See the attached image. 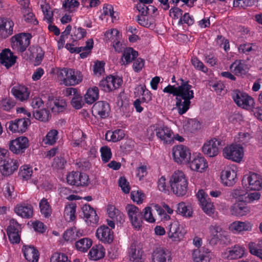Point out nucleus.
Wrapping results in <instances>:
<instances>
[{
  "label": "nucleus",
  "mask_w": 262,
  "mask_h": 262,
  "mask_svg": "<svg viewBox=\"0 0 262 262\" xmlns=\"http://www.w3.org/2000/svg\"><path fill=\"white\" fill-rule=\"evenodd\" d=\"M153 262H171L170 255L163 248H157L152 255Z\"/></svg>",
  "instance_id": "obj_29"
},
{
  "label": "nucleus",
  "mask_w": 262,
  "mask_h": 262,
  "mask_svg": "<svg viewBox=\"0 0 262 262\" xmlns=\"http://www.w3.org/2000/svg\"><path fill=\"white\" fill-rule=\"evenodd\" d=\"M211 236L209 239V244L212 246L216 245L218 242H224V239H228L227 236L225 234L222 228L219 226H211L209 228Z\"/></svg>",
  "instance_id": "obj_15"
},
{
  "label": "nucleus",
  "mask_w": 262,
  "mask_h": 262,
  "mask_svg": "<svg viewBox=\"0 0 262 262\" xmlns=\"http://www.w3.org/2000/svg\"><path fill=\"white\" fill-rule=\"evenodd\" d=\"M126 210L132 225L135 228L139 229L143 223L142 212L134 205L128 204L126 206Z\"/></svg>",
  "instance_id": "obj_5"
},
{
  "label": "nucleus",
  "mask_w": 262,
  "mask_h": 262,
  "mask_svg": "<svg viewBox=\"0 0 262 262\" xmlns=\"http://www.w3.org/2000/svg\"><path fill=\"white\" fill-rule=\"evenodd\" d=\"M138 56L137 51L134 50L132 48H126L123 53L121 58V62L122 65L127 64L137 58Z\"/></svg>",
  "instance_id": "obj_31"
},
{
  "label": "nucleus",
  "mask_w": 262,
  "mask_h": 262,
  "mask_svg": "<svg viewBox=\"0 0 262 262\" xmlns=\"http://www.w3.org/2000/svg\"><path fill=\"white\" fill-rule=\"evenodd\" d=\"M177 212L183 216L189 217L192 215V211L188 208L184 202H181L178 204Z\"/></svg>",
  "instance_id": "obj_47"
},
{
  "label": "nucleus",
  "mask_w": 262,
  "mask_h": 262,
  "mask_svg": "<svg viewBox=\"0 0 262 262\" xmlns=\"http://www.w3.org/2000/svg\"><path fill=\"white\" fill-rule=\"evenodd\" d=\"M194 23L193 19L190 16L188 13H185L178 21L179 25H182L183 24H186L188 26L192 25Z\"/></svg>",
  "instance_id": "obj_61"
},
{
  "label": "nucleus",
  "mask_w": 262,
  "mask_h": 262,
  "mask_svg": "<svg viewBox=\"0 0 262 262\" xmlns=\"http://www.w3.org/2000/svg\"><path fill=\"white\" fill-rule=\"evenodd\" d=\"M33 116L38 120L43 122L48 121L50 117V112L46 108L36 110L33 112Z\"/></svg>",
  "instance_id": "obj_38"
},
{
  "label": "nucleus",
  "mask_w": 262,
  "mask_h": 262,
  "mask_svg": "<svg viewBox=\"0 0 262 262\" xmlns=\"http://www.w3.org/2000/svg\"><path fill=\"white\" fill-rule=\"evenodd\" d=\"M91 213V214L84 217L85 222L90 225L96 224L99 221V217L95 210H92Z\"/></svg>",
  "instance_id": "obj_58"
},
{
  "label": "nucleus",
  "mask_w": 262,
  "mask_h": 262,
  "mask_svg": "<svg viewBox=\"0 0 262 262\" xmlns=\"http://www.w3.org/2000/svg\"><path fill=\"white\" fill-rule=\"evenodd\" d=\"M222 146V141L221 140L214 138L204 144L202 151L209 157H213L218 154L219 148Z\"/></svg>",
  "instance_id": "obj_14"
},
{
  "label": "nucleus",
  "mask_w": 262,
  "mask_h": 262,
  "mask_svg": "<svg viewBox=\"0 0 262 262\" xmlns=\"http://www.w3.org/2000/svg\"><path fill=\"white\" fill-rule=\"evenodd\" d=\"M172 156L174 160L178 163H188L191 159L189 149L183 145H178L173 148Z\"/></svg>",
  "instance_id": "obj_7"
},
{
  "label": "nucleus",
  "mask_w": 262,
  "mask_h": 262,
  "mask_svg": "<svg viewBox=\"0 0 262 262\" xmlns=\"http://www.w3.org/2000/svg\"><path fill=\"white\" fill-rule=\"evenodd\" d=\"M155 130L157 137L164 143L173 142V132L169 128L163 125L156 128Z\"/></svg>",
  "instance_id": "obj_19"
},
{
  "label": "nucleus",
  "mask_w": 262,
  "mask_h": 262,
  "mask_svg": "<svg viewBox=\"0 0 262 262\" xmlns=\"http://www.w3.org/2000/svg\"><path fill=\"white\" fill-rule=\"evenodd\" d=\"M221 179L223 184L226 186H232L236 182V172L228 168L222 171Z\"/></svg>",
  "instance_id": "obj_21"
},
{
  "label": "nucleus",
  "mask_w": 262,
  "mask_h": 262,
  "mask_svg": "<svg viewBox=\"0 0 262 262\" xmlns=\"http://www.w3.org/2000/svg\"><path fill=\"white\" fill-rule=\"evenodd\" d=\"M254 4V0H234L233 7L245 9L248 7L253 6Z\"/></svg>",
  "instance_id": "obj_51"
},
{
  "label": "nucleus",
  "mask_w": 262,
  "mask_h": 262,
  "mask_svg": "<svg viewBox=\"0 0 262 262\" xmlns=\"http://www.w3.org/2000/svg\"><path fill=\"white\" fill-rule=\"evenodd\" d=\"M29 145L28 139L24 136L19 137L10 141L9 149L13 153L19 155L24 153Z\"/></svg>",
  "instance_id": "obj_9"
},
{
  "label": "nucleus",
  "mask_w": 262,
  "mask_h": 262,
  "mask_svg": "<svg viewBox=\"0 0 262 262\" xmlns=\"http://www.w3.org/2000/svg\"><path fill=\"white\" fill-rule=\"evenodd\" d=\"M181 80L182 82L177 87L176 97L192 99L194 96L193 92L191 90L192 86L188 84V81L185 82L182 79Z\"/></svg>",
  "instance_id": "obj_25"
},
{
  "label": "nucleus",
  "mask_w": 262,
  "mask_h": 262,
  "mask_svg": "<svg viewBox=\"0 0 262 262\" xmlns=\"http://www.w3.org/2000/svg\"><path fill=\"white\" fill-rule=\"evenodd\" d=\"M242 185L250 190L258 191L262 188V179L258 174L249 172L243 177Z\"/></svg>",
  "instance_id": "obj_4"
},
{
  "label": "nucleus",
  "mask_w": 262,
  "mask_h": 262,
  "mask_svg": "<svg viewBox=\"0 0 262 262\" xmlns=\"http://www.w3.org/2000/svg\"><path fill=\"white\" fill-rule=\"evenodd\" d=\"M13 22L6 18H2L0 24V36L3 38H6L13 33Z\"/></svg>",
  "instance_id": "obj_26"
},
{
  "label": "nucleus",
  "mask_w": 262,
  "mask_h": 262,
  "mask_svg": "<svg viewBox=\"0 0 262 262\" xmlns=\"http://www.w3.org/2000/svg\"><path fill=\"white\" fill-rule=\"evenodd\" d=\"M39 208L40 212L45 217H49L51 216L52 213L51 208L47 199L43 198L39 203Z\"/></svg>",
  "instance_id": "obj_37"
},
{
  "label": "nucleus",
  "mask_w": 262,
  "mask_h": 262,
  "mask_svg": "<svg viewBox=\"0 0 262 262\" xmlns=\"http://www.w3.org/2000/svg\"><path fill=\"white\" fill-rule=\"evenodd\" d=\"M32 174V169L27 165H24L20 168L19 172V176L23 178V180H27L29 179Z\"/></svg>",
  "instance_id": "obj_50"
},
{
  "label": "nucleus",
  "mask_w": 262,
  "mask_h": 262,
  "mask_svg": "<svg viewBox=\"0 0 262 262\" xmlns=\"http://www.w3.org/2000/svg\"><path fill=\"white\" fill-rule=\"evenodd\" d=\"M245 65L244 64L241 63V62H238L237 63V61H235L231 64L230 68L231 69H233V72L236 76H243L245 75L246 74V70H245Z\"/></svg>",
  "instance_id": "obj_44"
},
{
  "label": "nucleus",
  "mask_w": 262,
  "mask_h": 262,
  "mask_svg": "<svg viewBox=\"0 0 262 262\" xmlns=\"http://www.w3.org/2000/svg\"><path fill=\"white\" fill-rule=\"evenodd\" d=\"M232 97L238 106L247 110H251L255 103L252 97L238 90H234L233 92Z\"/></svg>",
  "instance_id": "obj_3"
},
{
  "label": "nucleus",
  "mask_w": 262,
  "mask_h": 262,
  "mask_svg": "<svg viewBox=\"0 0 262 262\" xmlns=\"http://www.w3.org/2000/svg\"><path fill=\"white\" fill-rule=\"evenodd\" d=\"M99 97V90L96 86L89 89L85 95V101L88 104H92L96 101Z\"/></svg>",
  "instance_id": "obj_36"
},
{
  "label": "nucleus",
  "mask_w": 262,
  "mask_h": 262,
  "mask_svg": "<svg viewBox=\"0 0 262 262\" xmlns=\"http://www.w3.org/2000/svg\"><path fill=\"white\" fill-rule=\"evenodd\" d=\"M122 83V80L121 78L110 75L101 80L99 82V86L101 90L105 92H110L119 88Z\"/></svg>",
  "instance_id": "obj_12"
},
{
  "label": "nucleus",
  "mask_w": 262,
  "mask_h": 262,
  "mask_svg": "<svg viewBox=\"0 0 262 262\" xmlns=\"http://www.w3.org/2000/svg\"><path fill=\"white\" fill-rule=\"evenodd\" d=\"M247 194V192L241 188L234 189L231 192V195L233 198L237 199L238 200L237 202L245 201V202H246L247 200L246 198Z\"/></svg>",
  "instance_id": "obj_41"
},
{
  "label": "nucleus",
  "mask_w": 262,
  "mask_h": 262,
  "mask_svg": "<svg viewBox=\"0 0 262 262\" xmlns=\"http://www.w3.org/2000/svg\"><path fill=\"white\" fill-rule=\"evenodd\" d=\"M92 245V241L91 239L87 237L81 238L76 242L75 244L76 249L82 252L87 251Z\"/></svg>",
  "instance_id": "obj_35"
},
{
  "label": "nucleus",
  "mask_w": 262,
  "mask_h": 262,
  "mask_svg": "<svg viewBox=\"0 0 262 262\" xmlns=\"http://www.w3.org/2000/svg\"><path fill=\"white\" fill-rule=\"evenodd\" d=\"M247 204L245 201L236 202L231 207V214L237 216H243L248 214L250 211V208Z\"/></svg>",
  "instance_id": "obj_23"
},
{
  "label": "nucleus",
  "mask_w": 262,
  "mask_h": 262,
  "mask_svg": "<svg viewBox=\"0 0 262 262\" xmlns=\"http://www.w3.org/2000/svg\"><path fill=\"white\" fill-rule=\"evenodd\" d=\"M191 63L196 69L205 73L207 72V68L197 57H194L192 58Z\"/></svg>",
  "instance_id": "obj_55"
},
{
  "label": "nucleus",
  "mask_w": 262,
  "mask_h": 262,
  "mask_svg": "<svg viewBox=\"0 0 262 262\" xmlns=\"http://www.w3.org/2000/svg\"><path fill=\"white\" fill-rule=\"evenodd\" d=\"M184 231L180 228L177 222H174L169 225L168 236L173 241H180L184 236Z\"/></svg>",
  "instance_id": "obj_24"
},
{
  "label": "nucleus",
  "mask_w": 262,
  "mask_h": 262,
  "mask_svg": "<svg viewBox=\"0 0 262 262\" xmlns=\"http://www.w3.org/2000/svg\"><path fill=\"white\" fill-rule=\"evenodd\" d=\"M19 166L17 160L6 157L0 162V171L4 176H9L17 170Z\"/></svg>",
  "instance_id": "obj_13"
},
{
  "label": "nucleus",
  "mask_w": 262,
  "mask_h": 262,
  "mask_svg": "<svg viewBox=\"0 0 262 262\" xmlns=\"http://www.w3.org/2000/svg\"><path fill=\"white\" fill-rule=\"evenodd\" d=\"M54 106L51 108L53 113L58 114L63 112L67 106L66 102L63 99H56L53 102Z\"/></svg>",
  "instance_id": "obj_42"
},
{
  "label": "nucleus",
  "mask_w": 262,
  "mask_h": 262,
  "mask_svg": "<svg viewBox=\"0 0 262 262\" xmlns=\"http://www.w3.org/2000/svg\"><path fill=\"white\" fill-rule=\"evenodd\" d=\"M50 262H71L64 253H55L50 258Z\"/></svg>",
  "instance_id": "obj_52"
},
{
  "label": "nucleus",
  "mask_w": 262,
  "mask_h": 262,
  "mask_svg": "<svg viewBox=\"0 0 262 262\" xmlns=\"http://www.w3.org/2000/svg\"><path fill=\"white\" fill-rule=\"evenodd\" d=\"M31 35L29 33H20L11 38L12 47L20 52H24L30 43Z\"/></svg>",
  "instance_id": "obj_8"
},
{
  "label": "nucleus",
  "mask_w": 262,
  "mask_h": 262,
  "mask_svg": "<svg viewBox=\"0 0 262 262\" xmlns=\"http://www.w3.org/2000/svg\"><path fill=\"white\" fill-rule=\"evenodd\" d=\"M190 167L192 170L202 172L207 167V163L203 157L198 156L190 161Z\"/></svg>",
  "instance_id": "obj_32"
},
{
  "label": "nucleus",
  "mask_w": 262,
  "mask_h": 262,
  "mask_svg": "<svg viewBox=\"0 0 262 262\" xmlns=\"http://www.w3.org/2000/svg\"><path fill=\"white\" fill-rule=\"evenodd\" d=\"M100 151L101 158L104 163L108 162L112 157L111 148L108 146H103L101 148Z\"/></svg>",
  "instance_id": "obj_53"
},
{
  "label": "nucleus",
  "mask_w": 262,
  "mask_h": 262,
  "mask_svg": "<svg viewBox=\"0 0 262 262\" xmlns=\"http://www.w3.org/2000/svg\"><path fill=\"white\" fill-rule=\"evenodd\" d=\"M110 107L105 101H98L93 106L92 112L94 115L99 116L101 118H106L109 115Z\"/></svg>",
  "instance_id": "obj_18"
},
{
  "label": "nucleus",
  "mask_w": 262,
  "mask_h": 262,
  "mask_svg": "<svg viewBox=\"0 0 262 262\" xmlns=\"http://www.w3.org/2000/svg\"><path fill=\"white\" fill-rule=\"evenodd\" d=\"M76 228H71L67 230L63 235L64 239L67 242H73L77 239V235L75 234Z\"/></svg>",
  "instance_id": "obj_49"
},
{
  "label": "nucleus",
  "mask_w": 262,
  "mask_h": 262,
  "mask_svg": "<svg viewBox=\"0 0 262 262\" xmlns=\"http://www.w3.org/2000/svg\"><path fill=\"white\" fill-rule=\"evenodd\" d=\"M79 173H80V175H79V177L78 178V182L77 181L76 186H88L89 184V176L85 173L79 172Z\"/></svg>",
  "instance_id": "obj_63"
},
{
  "label": "nucleus",
  "mask_w": 262,
  "mask_h": 262,
  "mask_svg": "<svg viewBox=\"0 0 262 262\" xmlns=\"http://www.w3.org/2000/svg\"><path fill=\"white\" fill-rule=\"evenodd\" d=\"M86 30L81 27H79L76 29V27L74 28V31L73 32V36L75 39H80L83 37H84L86 35Z\"/></svg>",
  "instance_id": "obj_64"
},
{
  "label": "nucleus",
  "mask_w": 262,
  "mask_h": 262,
  "mask_svg": "<svg viewBox=\"0 0 262 262\" xmlns=\"http://www.w3.org/2000/svg\"><path fill=\"white\" fill-rule=\"evenodd\" d=\"M29 145L28 139L24 136L19 137L10 141L9 149L13 153L19 155L24 153Z\"/></svg>",
  "instance_id": "obj_10"
},
{
  "label": "nucleus",
  "mask_w": 262,
  "mask_h": 262,
  "mask_svg": "<svg viewBox=\"0 0 262 262\" xmlns=\"http://www.w3.org/2000/svg\"><path fill=\"white\" fill-rule=\"evenodd\" d=\"M14 212L23 218L30 219L33 214V209L31 205L20 204L14 208Z\"/></svg>",
  "instance_id": "obj_27"
},
{
  "label": "nucleus",
  "mask_w": 262,
  "mask_h": 262,
  "mask_svg": "<svg viewBox=\"0 0 262 262\" xmlns=\"http://www.w3.org/2000/svg\"><path fill=\"white\" fill-rule=\"evenodd\" d=\"M176 105L178 108V113L180 115H183L189 108L191 99L176 97Z\"/></svg>",
  "instance_id": "obj_34"
},
{
  "label": "nucleus",
  "mask_w": 262,
  "mask_h": 262,
  "mask_svg": "<svg viewBox=\"0 0 262 262\" xmlns=\"http://www.w3.org/2000/svg\"><path fill=\"white\" fill-rule=\"evenodd\" d=\"M79 3L77 0H65L62 5L63 8L69 12H72L75 8H78Z\"/></svg>",
  "instance_id": "obj_48"
},
{
  "label": "nucleus",
  "mask_w": 262,
  "mask_h": 262,
  "mask_svg": "<svg viewBox=\"0 0 262 262\" xmlns=\"http://www.w3.org/2000/svg\"><path fill=\"white\" fill-rule=\"evenodd\" d=\"M202 250V251L198 249L193 250L192 257L195 262H209L208 249L203 247Z\"/></svg>",
  "instance_id": "obj_30"
},
{
  "label": "nucleus",
  "mask_w": 262,
  "mask_h": 262,
  "mask_svg": "<svg viewBox=\"0 0 262 262\" xmlns=\"http://www.w3.org/2000/svg\"><path fill=\"white\" fill-rule=\"evenodd\" d=\"M169 183L173 193L178 196L185 195L188 190V181L183 172L174 171L171 176Z\"/></svg>",
  "instance_id": "obj_1"
},
{
  "label": "nucleus",
  "mask_w": 262,
  "mask_h": 262,
  "mask_svg": "<svg viewBox=\"0 0 262 262\" xmlns=\"http://www.w3.org/2000/svg\"><path fill=\"white\" fill-rule=\"evenodd\" d=\"M224 157L236 162H239L243 157V149L239 145L232 144L223 149Z\"/></svg>",
  "instance_id": "obj_6"
},
{
  "label": "nucleus",
  "mask_w": 262,
  "mask_h": 262,
  "mask_svg": "<svg viewBox=\"0 0 262 262\" xmlns=\"http://www.w3.org/2000/svg\"><path fill=\"white\" fill-rule=\"evenodd\" d=\"M130 197L134 202L140 204L143 202L144 194L141 191H132L130 194Z\"/></svg>",
  "instance_id": "obj_59"
},
{
  "label": "nucleus",
  "mask_w": 262,
  "mask_h": 262,
  "mask_svg": "<svg viewBox=\"0 0 262 262\" xmlns=\"http://www.w3.org/2000/svg\"><path fill=\"white\" fill-rule=\"evenodd\" d=\"M17 56L9 49H5L0 54V62L5 66L7 69L12 67L16 62Z\"/></svg>",
  "instance_id": "obj_22"
},
{
  "label": "nucleus",
  "mask_w": 262,
  "mask_h": 262,
  "mask_svg": "<svg viewBox=\"0 0 262 262\" xmlns=\"http://www.w3.org/2000/svg\"><path fill=\"white\" fill-rule=\"evenodd\" d=\"M118 183L119 186L121 188L124 193L127 194L129 192L130 189L129 184L124 177L120 178Z\"/></svg>",
  "instance_id": "obj_56"
},
{
  "label": "nucleus",
  "mask_w": 262,
  "mask_h": 262,
  "mask_svg": "<svg viewBox=\"0 0 262 262\" xmlns=\"http://www.w3.org/2000/svg\"><path fill=\"white\" fill-rule=\"evenodd\" d=\"M23 252L25 258L29 262H37L39 258L38 250L33 246H24Z\"/></svg>",
  "instance_id": "obj_28"
},
{
  "label": "nucleus",
  "mask_w": 262,
  "mask_h": 262,
  "mask_svg": "<svg viewBox=\"0 0 262 262\" xmlns=\"http://www.w3.org/2000/svg\"><path fill=\"white\" fill-rule=\"evenodd\" d=\"M80 175L79 172L73 171L70 173L67 176V183L70 185H77V181L78 182V178Z\"/></svg>",
  "instance_id": "obj_57"
},
{
  "label": "nucleus",
  "mask_w": 262,
  "mask_h": 262,
  "mask_svg": "<svg viewBox=\"0 0 262 262\" xmlns=\"http://www.w3.org/2000/svg\"><path fill=\"white\" fill-rule=\"evenodd\" d=\"M20 225L14 219L10 221V225L7 227V233L10 242L12 244H18L20 242L18 228Z\"/></svg>",
  "instance_id": "obj_17"
},
{
  "label": "nucleus",
  "mask_w": 262,
  "mask_h": 262,
  "mask_svg": "<svg viewBox=\"0 0 262 262\" xmlns=\"http://www.w3.org/2000/svg\"><path fill=\"white\" fill-rule=\"evenodd\" d=\"M31 124L29 118H21L10 121L6 124V127L12 133L25 132L28 126Z\"/></svg>",
  "instance_id": "obj_11"
},
{
  "label": "nucleus",
  "mask_w": 262,
  "mask_h": 262,
  "mask_svg": "<svg viewBox=\"0 0 262 262\" xmlns=\"http://www.w3.org/2000/svg\"><path fill=\"white\" fill-rule=\"evenodd\" d=\"M58 78L67 86L75 85L82 80L80 72L72 69L63 68L57 72Z\"/></svg>",
  "instance_id": "obj_2"
},
{
  "label": "nucleus",
  "mask_w": 262,
  "mask_h": 262,
  "mask_svg": "<svg viewBox=\"0 0 262 262\" xmlns=\"http://www.w3.org/2000/svg\"><path fill=\"white\" fill-rule=\"evenodd\" d=\"M57 131L56 130H52L49 132L46 136V143L53 145L55 143L57 139Z\"/></svg>",
  "instance_id": "obj_60"
},
{
  "label": "nucleus",
  "mask_w": 262,
  "mask_h": 262,
  "mask_svg": "<svg viewBox=\"0 0 262 262\" xmlns=\"http://www.w3.org/2000/svg\"><path fill=\"white\" fill-rule=\"evenodd\" d=\"M11 93L17 98L21 101L27 99L29 96V93L27 92H21L20 90L15 88H13L11 90Z\"/></svg>",
  "instance_id": "obj_54"
},
{
  "label": "nucleus",
  "mask_w": 262,
  "mask_h": 262,
  "mask_svg": "<svg viewBox=\"0 0 262 262\" xmlns=\"http://www.w3.org/2000/svg\"><path fill=\"white\" fill-rule=\"evenodd\" d=\"M96 235L104 243L110 244L113 241V232L105 225L101 226L97 229Z\"/></svg>",
  "instance_id": "obj_20"
},
{
  "label": "nucleus",
  "mask_w": 262,
  "mask_h": 262,
  "mask_svg": "<svg viewBox=\"0 0 262 262\" xmlns=\"http://www.w3.org/2000/svg\"><path fill=\"white\" fill-rule=\"evenodd\" d=\"M16 104L14 100L10 98H3L0 101V108L4 111H9Z\"/></svg>",
  "instance_id": "obj_45"
},
{
  "label": "nucleus",
  "mask_w": 262,
  "mask_h": 262,
  "mask_svg": "<svg viewBox=\"0 0 262 262\" xmlns=\"http://www.w3.org/2000/svg\"><path fill=\"white\" fill-rule=\"evenodd\" d=\"M76 205L74 203H71L66 206L64 209V215L69 216L70 221H73L76 219Z\"/></svg>",
  "instance_id": "obj_46"
},
{
  "label": "nucleus",
  "mask_w": 262,
  "mask_h": 262,
  "mask_svg": "<svg viewBox=\"0 0 262 262\" xmlns=\"http://www.w3.org/2000/svg\"><path fill=\"white\" fill-rule=\"evenodd\" d=\"M232 228L238 232L249 231L251 230L252 225L248 222H235L232 224Z\"/></svg>",
  "instance_id": "obj_39"
},
{
  "label": "nucleus",
  "mask_w": 262,
  "mask_h": 262,
  "mask_svg": "<svg viewBox=\"0 0 262 262\" xmlns=\"http://www.w3.org/2000/svg\"><path fill=\"white\" fill-rule=\"evenodd\" d=\"M89 255L91 259L94 260L100 259L105 255V249L101 245H96L90 250Z\"/></svg>",
  "instance_id": "obj_33"
},
{
  "label": "nucleus",
  "mask_w": 262,
  "mask_h": 262,
  "mask_svg": "<svg viewBox=\"0 0 262 262\" xmlns=\"http://www.w3.org/2000/svg\"><path fill=\"white\" fill-rule=\"evenodd\" d=\"M198 198L201 203L204 212L209 216L214 214L215 208L210 198L205 197V193L203 190H200L197 194Z\"/></svg>",
  "instance_id": "obj_16"
},
{
  "label": "nucleus",
  "mask_w": 262,
  "mask_h": 262,
  "mask_svg": "<svg viewBox=\"0 0 262 262\" xmlns=\"http://www.w3.org/2000/svg\"><path fill=\"white\" fill-rule=\"evenodd\" d=\"M142 251L138 249L137 250L135 246H130V260L133 262H143L142 257Z\"/></svg>",
  "instance_id": "obj_40"
},
{
  "label": "nucleus",
  "mask_w": 262,
  "mask_h": 262,
  "mask_svg": "<svg viewBox=\"0 0 262 262\" xmlns=\"http://www.w3.org/2000/svg\"><path fill=\"white\" fill-rule=\"evenodd\" d=\"M183 15V11L178 7H173L169 10V15L173 18L177 19L181 18Z\"/></svg>",
  "instance_id": "obj_62"
},
{
  "label": "nucleus",
  "mask_w": 262,
  "mask_h": 262,
  "mask_svg": "<svg viewBox=\"0 0 262 262\" xmlns=\"http://www.w3.org/2000/svg\"><path fill=\"white\" fill-rule=\"evenodd\" d=\"M227 258L229 259H235L241 258L244 254V250L239 247L234 246L232 249L228 251Z\"/></svg>",
  "instance_id": "obj_43"
}]
</instances>
